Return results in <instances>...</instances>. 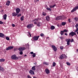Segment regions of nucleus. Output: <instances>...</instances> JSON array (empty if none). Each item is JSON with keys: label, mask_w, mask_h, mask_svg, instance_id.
Instances as JSON below:
<instances>
[{"label": "nucleus", "mask_w": 78, "mask_h": 78, "mask_svg": "<svg viewBox=\"0 0 78 78\" xmlns=\"http://www.w3.org/2000/svg\"><path fill=\"white\" fill-rule=\"evenodd\" d=\"M14 48V47L12 46H9L7 48H6V50H11Z\"/></svg>", "instance_id": "obj_7"}, {"label": "nucleus", "mask_w": 78, "mask_h": 78, "mask_svg": "<svg viewBox=\"0 0 78 78\" xmlns=\"http://www.w3.org/2000/svg\"><path fill=\"white\" fill-rule=\"evenodd\" d=\"M55 6H56V4L54 5H50V8H54Z\"/></svg>", "instance_id": "obj_22"}, {"label": "nucleus", "mask_w": 78, "mask_h": 78, "mask_svg": "<svg viewBox=\"0 0 78 78\" xmlns=\"http://www.w3.org/2000/svg\"><path fill=\"white\" fill-rule=\"evenodd\" d=\"M26 48L25 47H20L18 49V50L19 51H23L25 50Z\"/></svg>", "instance_id": "obj_9"}, {"label": "nucleus", "mask_w": 78, "mask_h": 78, "mask_svg": "<svg viewBox=\"0 0 78 78\" xmlns=\"http://www.w3.org/2000/svg\"><path fill=\"white\" fill-rule=\"evenodd\" d=\"M27 78H31V77L30 75L27 76Z\"/></svg>", "instance_id": "obj_46"}, {"label": "nucleus", "mask_w": 78, "mask_h": 78, "mask_svg": "<svg viewBox=\"0 0 78 78\" xmlns=\"http://www.w3.org/2000/svg\"><path fill=\"white\" fill-rule=\"evenodd\" d=\"M0 71H2V72L3 71V68L1 66H0Z\"/></svg>", "instance_id": "obj_29"}, {"label": "nucleus", "mask_w": 78, "mask_h": 78, "mask_svg": "<svg viewBox=\"0 0 78 78\" xmlns=\"http://www.w3.org/2000/svg\"><path fill=\"white\" fill-rule=\"evenodd\" d=\"M5 60L3 58H2L0 59V62H4L5 61Z\"/></svg>", "instance_id": "obj_28"}, {"label": "nucleus", "mask_w": 78, "mask_h": 78, "mask_svg": "<svg viewBox=\"0 0 78 78\" xmlns=\"http://www.w3.org/2000/svg\"><path fill=\"white\" fill-rule=\"evenodd\" d=\"M4 36V34L2 33H0V37H3Z\"/></svg>", "instance_id": "obj_21"}, {"label": "nucleus", "mask_w": 78, "mask_h": 78, "mask_svg": "<svg viewBox=\"0 0 78 78\" xmlns=\"http://www.w3.org/2000/svg\"><path fill=\"white\" fill-rule=\"evenodd\" d=\"M42 14L43 16H46V13H45V12H42Z\"/></svg>", "instance_id": "obj_38"}, {"label": "nucleus", "mask_w": 78, "mask_h": 78, "mask_svg": "<svg viewBox=\"0 0 78 78\" xmlns=\"http://www.w3.org/2000/svg\"><path fill=\"white\" fill-rule=\"evenodd\" d=\"M32 70H36V69L35 68V66H33L32 68Z\"/></svg>", "instance_id": "obj_33"}, {"label": "nucleus", "mask_w": 78, "mask_h": 78, "mask_svg": "<svg viewBox=\"0 0 78 78\" xmlns=\"http://www.w3.org/2000/svg\"><path fill=\"white\" fill-rule=\"evenodd\" d=\"M7 17V15H6V14H5L4 15V20H6V17Z\"/></svg>", "instance_id": "obj_24"}, {"label": "nucleus", "mask_w": 78, "mask_h": 78, "mask_svg": "<svg viewBox=\"0 0 78 78\" xmlns=\"http://www.w3.org/2000/svg\"><path fill=\"white\" fill-rule=\"evenodd\" d=\"M75 20H77V19H78L77 18H75Z\"/></svg>", "instance_id": "obj_53"}, {"label": "nucleus", "mask_w": 78, "mask_h": 78, "mask_svg": "<svg viewBox=\"0 0 78 78\" xmlns=\"http://www.w3.org/2000/svg\"><path fill=\"white\" fill-rule=\"evenodd\" d=\"M78 24H76V25L75 26V27L76 28V30H75V32H77L78 31Z\"/></svg>", "instance_id": "obj_14"}, {"label": "nucleus", "mask_w": 78, "mask_h": 78, "mask_svg": "<svg viewBox=\"0 0 78 78\" xmlns=\"http://www.w3.org/2000/svg\"><path fill=\"white\" fill-rule=\"evenodd\" d=\"M76 32H75H75H72L70 33L69 34V36H73L74 35H76Z\"/></svg>", "instance_id": "obj_3"}, {"label": "nucleus", "mask_w": 78, "mask_h": 78, "mask_svg": "<svg viewBox=\"0 0 78 78\" xmlns=\"http://www.w3.org/2000/svg\"><path fill=\"white\" fill-rule=\"evenodd\" d=\"M16 13L18 14L19 13L20 11V9L19 8H16Z\"/></svg>", "instance_id": "obj_12"}, {"label": "nucleus", "mask_w": 78, "mask_h": 78, "mask_svg": "<svg viewBox=\"0 0 78 78\" xmlns=\"http://www.w3.org/2000/svg\"><path fill=\"white\" fill-rule=\"evenodd\" d=\"M47 9L48 11H51V9H50V8H47Z\"/></svg>", "instance_id": "obj_34"}, {"label": "nucleus", "mask_w": 78, "mask_h": 78, "mask_svg": "<svg viewBox=\"0 0 78 78\" xmlns=\"http://www.w3.org/2000/svg\"><path fill=\"white\" fill-rule=\"evenodd\" d=\"M36 64H37L36 62H35L34 63V65H36Z\"/></svg>", "instance_id": "obj_54"}, {"label": "nucleus", "mask_w": 78, "mask_h": 78, "mask_svg": "<svg viewBox=\"0 0 78 78\" xmlns=\"http://www.w3.org/2000/svg\"><path fill=\"white\" fill-rule=\"evenodd\" d=\"M29 73L31 75H34V72L32 70H30L29 71Z\"/></svg>", "instance_id": "obj_16"}, {"label": "nucleus", "mask_w": 78, "mask_h": 78, "mask_svg": "<svg viewBox=\"0 0 78 78\" xmlns=\"http://www.w3.org/2000/svg\"><path fill=\"white\" fill-rule=\"evenodd\" d=\"M67 56L66 55L62 54L60 56V59H64V58H67Z\"/></svg>", "instance_id": "obj_6"}, {"label": "nucleus", "mask_w": 78, "mask_h": 78, "mask_svg": "<svg viewBox=\"0 0 78 78\" xmlns=\"http://www.w3.org/2000/svg\"><path fill=\"white\" fill-rule=\"evenodd\" d=\"M64 32L63 30L61 31L60 32V34L61 35V36H62V35H64Z\"/></svg>", "instance_id": "obj_23"}, {"label": "nucleus", "mask_w": 78, "mask_h": 78, "mask_svg": "<svg viewBox=\"0 0 78 78\" xmlns=\"http://www.w3.org/2000/svg\"><path fill=\"white\" fill-rule=\"evenodd\" d=\"M7 41H9V38L8 37H5Z\"/></svg>", "instance_id": "obj_37"}, {"label": "nucleus", "mask_w": 78, "mask_h": 78, "mask_svg": "<svg viewBox=\"0 0 78 78\" xmlns=\"http://www.w3.org/2000/svg\"><path fill=\"white\" fill-rule=\"evenodd\" d=\"M12 16H13L14 17H16V16H17V15H18V14L16 12V13L15 12H14L12 13Z\"/></svg>", "instance_id": "obj_13"}, {"label": "nucleus", "mask_w": 78, "mask_h": 78, "mask_svg": "<svg viewBox=\"0 0 78 78\" xmlns=\"http://www.w3.org/2000/svg\"><path fill=\"white\" fill-rule=\"evenodd\" d=\"M65 35L66 36H67L68 35L67 34V33H65Z\"/></svg>", "instance_id": "obj_52"}, {"label": "nucleus", "mask_w": 78, "mask_h": 78, "mask_svg": "<svg viewBox=\"0 0 78 78\" xmlns=\"http://www.w3.org/2000/svg\"><path fill=\"white\" fill-rule=\"evenodd\" d=\"M63 48H64V47H63V46H60V49H61V50H62Z\"/></svg>", "instance_id": "obj_41"}, {"label": "nucleus", "mask_w": 78, "mask_h": 78, "mask_svg": "<svg viewBox=\"0 0 78 78\" xmlns=\"http://www.w3.org/2000/svg\"><path fill=\"white\" fill-rule=\"evenodd\" d=\"M40 36H41V37H44V34L43 33H41L40 34Z\"/></svg>", "instance_id": "obj_35"}, {"label": "nucleus", "mask_w": 78, "mask_h": 78, "mask_svg": "<svg viewBox=\"0 0 78 78\" xmlns=\"http://www.w3.org/2000/svg\"><path fill=\"white\" fill-rule=\"evenodd\" d=\"M78 9V6L75 8H74L72 10H71V12H75V11H76V9Z\"/></svg>", "instance_id": "obj_10"}, {"label": "nucleus", "mask_w": 78, "mask_h": 78, "mask_svg": "<svg viewBox=\"0 0 78 78\" xmlns=\"http://www.w3.org/2000/svg\"><path fill=\"white\" fill-rule=\"evenodd\" d=\"M12 27H15V25L14 24H12Z\"/></svg>", "instance_id": "obj_45"}, {"label": "nucleus", "mask_w": 78, "mask_h": 78, "mask_svg": "<svg viewBox=\"0 0 78 78\" xmlns=\"http://www.w3.org/2000/svg\"><path fill=\"white\" fill-rule=\"evenodd\" d=\"M77 34H78V32H77Z\"/></svg>", "instance_id": "obj_59"}, {"label": "nucleus", "mask_w": 78, "mask_h": 78, "mask_svg": "<svg viewBox=\"0 0 78 78\" xmlns=\"http://www.w3.org/2000/svg\"><path fill=\"white\" fill-rule=\"evenodd\" d=\"M71 39L70 38L66 39L65 40L66 42H67V45H70V42Z\"/></svg>", "instance_id": "obj_5"}, {"label": "nucleus", "mask_w": 78, "mask_h": 78, "mask_svg": "<svg viewBox=\"0 0 78 78\" xmlns=\"http://www.w3.org/2000/svg\"><path fill=\"white\" fill-rule=\"evenodd\" d=\"M3 22L1 21H0V24H3Z\"/></svg>", "instance_id": "obj_47"}, {"label": "nucleus", "mask_w": 78, "mask_h": 78, "mask_svg": "<svg viewBox=\"0 0 78 78\" xmlns=\"http://www.w3.org/2000/svg\"><path fill=\"white\" fill-rule=\"evenodd\" d=\"M45 72L47 74L50 73V71L48 69H45Z\"/></svg>", "instance_id": "obj_15"}, {"label": "nucleus", "mask_w": 78, "mask_h": 78, "mask_svg": "<svg viewBox=\"0 0 78 78\" xmlns=\"http://www.w3.org/2000/svg\"><path fill=\"white\" fill-rule=\"evenodd\" d=\"M46 19L47 20V21H49L50 19L49 16H47L46 17Z\"/></svg>", "instance_id": "obj_18"}, {"label": "nucleus", "mask_w": 78, "mask_h": 78, "mask_svg": "<svg viewBox=\"0 0 78 78\" xmlns=\"http://www.w3.org/2000/svg\"><path fill=\"white\" fill-rule=\"evenodd\" d=\"M17 16V17H20L21 16V14H19Z\"/></svg>", "instance_id": "obj_44"}, {"label": "nucleus", "mask_w": 78, "mask_h": 78, "mask_svg": "<svg viewBox=\"0 0 78 78\" xmlns=\"http://www.w3.org/2000/svg\"><path fill=\"white\" fill-rule=\"evenodd\" d=\"M14 50L15 51H16V48L14 49Z\"/></svg>", "instance_id": "obj_55"}, {"label": "nucleus", "mask_w": 78, "mask_h": 78, "mask_svg": "<svg viewBox=\"0 0 78 78\" xmlns=\"http://www.w3.org/2000/svg\"><path fill=\"white\" fill-rule=\"evenodd\" d=\"M24 20V16H23L21 17L20 20L21 21H23Z\"/></svg>", "instance_id": "obj_25"}, {"label": "nucleus", "mask_w": 78, "mask_h": 78, "mask_svg": "<svg viewBox=\"0 0 78 78\" xmlns=\"http://www.w3.org/2000/svg\"><path fill=\"white\" fill-rule=\"evenodd\" d=\"M63 31L64 33H67V32H68V30L66 29H64L63 30Z\"/></svg>", "instance_id": "obj_30"}, {"label": "nucleus", "mask_w": 78, "mask_h": 78, "mask_svg": "<svg viewBox=\"0 0 78 78\" xmlns=\"http://www.w3.org/2000/svg\"><path fill=\"white\" fill-rule=\"evenodd\" d=\"M33 27H34V25H33V24H29L27 26V28H32Z\"/></svg>", "instance_id": "obj_11"}, {"label": "nucleus", "mask_w": 78, "mask_h": 78, "mask_svg": "<svg viewBox=\"0 0 78 78\" xmlns=\"http://www.w3.org/2000/svg\"><path fill=\"white\" fill-rule=\"evenodd\" d=\"M48 38H49V37H48L46 38V39H48Z\"/></svg>", "instance_id": "obj_57"}, {"label": "nucleus", "mask_w": 78, "mask_h": 78, "mask_svg": "<svg viewBox=\"0 0 78 78\" xmlns=\"http://www.w3.org/2000/svg\"><path fill=\"white\" fill-rule=\"evenodd\" d=\"M39 36H34L32 38L33 40V41H37V40L39 39Z\"/></svg>", "instance_id": "obj_4"}, {"label": "nucleus", "mask_w": 78, "mask_h": 78, "mask_svg": "<svg viewBox=\"0 0 78 78\" xmlns=\"http://www.w3.org/2000/svg\"><path fill=\"white\" fill-rule=\"evenodd\" d=\"M61 39L62 40V41L64 39V37H60Z\"/></svg>", "instance_id": "obj_39"}, {"label": "nucleus", "mask_w": 78, "mask_h": 78, "mask_svg": "<svg viewBox=\"0 0 78 78\" xmlns=\"http://www.w3.org/2000/svg\"><path fill=\"white\" fill-rule=\"evenodd\" d=\"M52 66L53 67H55V66H56V63H55V62H53V63Z\"/></svg>", "instance_id": "obj_31"}, {"label": "nucleus", "mask_w": 78, "mask_h": 78, "mask_svg": "<svg viewBox=\"0 0 78 78\" xmlns=\"http://www.w3.org/2000/svg\"><path fill=\"white\" fill-rule=\"evenodd\" d=\"M11 58L12 59L14 60H17L19 58V57H17V56L16 55H12Z\"/></svg>", "instance_id": "obj_2"}, {"label": "nucleus", "mask_w": 78, "mask_h": 78, "mask_svg": "<svg viewBox=\"0 0 78 78\" xmlns=\"http://www.w3.org/2000/svg\"><path fill=\"white\" fill-rule=\"evenodd\" d=\"M77 51H78V49H77Z\"/></svg>", "instance_id": "obj_61"}, {"label": "nucleus", "mask_w": 78, "mask_h": 78, "mask_svg": "<svg viewBox=\"0 0 78 78\" xmlns=\"http://www.w3.org/2000/svg\"><path fill=\"white\" fill-rule=\"evenodd\" d=\"M20 55H23V52L22 51H21L20 52Z\"/></svg>", "instance_id": "obj_43"}, {"label": "nucleus", "mask_w": 78, "mask_h": 78, "mask_svg": "<svg viewBox=\"0 0 78 78\" xmlns=\"http://www.w3.org/2000/svg\"><path fill=\"white\" fill-rule=\"evenodd\" d=\"M70 42H73V39H71Z\"/></svg>", "instance_id": "obj_48"}, {"label": "nucleus", "mask_w": 78, "mask_h": 78, "mask_svg": "<svg viewBox=\"0 0 78 78\" xmlns=\"http://www.w3.org/2000/svg\"><path fill=\"white\" fill-rule=\"evenodd\" d=\"M66 64L68 65V66H70V63L69 62H66Z\"/></svg>", "instance_id": "obj_40"}, {"label": "nucleus", "mask_w": 78, "mask_h": 78, "mask_svg": "<svg viewBox=\"0 0 78 78\" xmlns=\"http://www.w3.org/2000/svg\"><path fill=\"white\" fill-rule=\"evenodd\" d=\"M10 3H11V2L10 1H7V2H6V5H7V6H9V5Z\"/></svg>", "instance_id": "obj_17"}, {"label": "nucleus", "mask_w": 78, "mask_h": 78, "mask_svg": "<svg viewBox=\"0 0 78 78\" xmlns=\"http://www.w3.org/2000/svg\"><path fill=\"white\" fill-rule=\"evenodd\" d=\"M36 2H39V0H36Z\"/></svg>", "instance_id": "obj_56"}, {"label": "nucleus", "mask_w": 78, "mask_h": 78, "mask_svg": "<svg viewBox=\"0 0 78 78\" xmlns=\"http://www.w3.org/2000/svg\"><path fill=\"white\" fill-rule=\"evenodd\" d=\"M55 27L53 26H52L51 27V29L52 30H54L55 29Z\"/></svg>", "instance_id": "obj_26"}, {"label": "nucleus", "mask_w": 78, "mask_h": 78, "mask_svg": "<svg viewBox=\"0 0 78 78\" xmlns=\"http://www.w3.org/2000/svg\"><path fill=\"white\" fill-rule=\"evenodd\" d=\"M68 22H69V23H70V19H68Z\"/></svg>", "instance_id": "obj_51"}, {"label": "nucleus", "mask_w": 78, "mask_h": 78, "mask_svg": "<svg viewBox=\"0 0 78 78\" xmlns=\"http://www.w3.org/2000/svg\"><path fill=\"white\" fill-rule=\"evenodd\" d=\"M30 54L31 55H33V54H34V53H33V52H30Z\"/></svg>", "instance_id": "obj_49"}, {"label": "nucleus", "mask_w": 78, "mask_h": 78, "mask_svg": "<svg viewBox=\"0 0 78 78\" xmlns=\"http://www.w3.org/2000/svg\"><path fill=\"white\" fill-rule=\"evenodd\" d=\"M37 27H41V23L39 22H38L37 23Z\"/></svg>", "instance_id": "obj_19"}, {"label": "nucleus", "mask_w": 78, "mask_h": 78, "mask_svg": "<svg viewBox=\"0 0 78 78\" xmlns=\"http://www.w3.org/2000/svg\"><path fill=\"white\" fill-rule=\"evenodd\" d=\"M24 56L25 57V56H27V55H24Z\"/></svg>", "instance_id": "obj_58"}, {"label": "nucleus", "mask_w": 78, "mask_h": 78, "mask_svg": "<svg viewBox=\"0 0 78 78\" xmlns=\"http://www.w3.org/2000/svg\"><path fill=\"white\" fill-rule=\"evenodd\" d=\"M66 24V23L65 22H62V25H63V26L65 25Z\"/></svg>", "instance_id": "obj_32"}, {"label": "nucleus", "mask_w": 78, "mask_h": 78, "mask_svg": "<svg viewBox=\"0 0 78 78\" xmlns=\"http://www.w3.org/2000/svg\"><path fill=\"white\" fill-rule=\"evenodd\" d=\"M41 18H37V19H35V20H34V21H36V22H37L38 21H39V20H41Z\"/></svg>", "instance_id": "obj_20"}, {"label": "nucleus", "mask_w": 78, "mask_h": 78, "mask_svg": "<svg viewBox=\"0 0 78 78\" xmlns=\"http://www.w3.org/2000/svg\"><path fill=\"white\" fill-rule=\"evenodd\" d=\"M28 33L29 35V36H30V37H31V34H30L29 32H28Z\"/></svg>", "instance_id": "obj_42"}, {"label": "nucleus", "mask_w": 78, "mask_h": 78, "mask_svg": "<svg viewBox=\"0 0 78 78\" xmlns=\"http://www.w3.org/2000/svg\"><path fill=\"white\" fill-rule=\"evenodd\" d=\"M27 45H28V46H29V45H28V44H27Z\"/></svg>", "instance_id": "obj_60"}, {"label": "nucleus", "mask_w": 78, "mask_h": 78, "mask_svg": "<svg viewBox=\"0 0 78 78\" xmlns=\"http://www.w3.org/2000/svg\"><path fill=\"white\" fill-rule=\"evenodd\" d=\"M32 56L33 58H34V57H36V53H34L32 55Z\"/></svg>", "instance_id": "obj_36"}, {"label": "nucleus", "mask_w": 78, "mask_h": 78, "mask_svg": "<svg viewBox=\"0 0 78 78\" xmlns=\"http://www.w3.org/2000/svg\"><path fill=\"white\" fill-rule=\"evenodd\" d=\"M52 47L54 51H57V48H56V47L55 46L52 45Z\"/></svg>", "instance_id": "obj_8"}, {"label": "nucleus", "mask_w": 78, "mask_h": 78, "mask_svg": "<svg viewBox=\"0 0 78 78\" xmlns=\"http://www.w3.org/2000/svg\"><path fill=\"white\" fill-rule=\"evenodd\" d=\"M66 19V17L64 16H57L56 18V20H64Z\"/></svg>", "instance_id": "obj_1"}, {"label": "nucleus", "mask_w": 78, "mask_h": 78, "mask_svg": "<svg viewBox=\"0 0 78 78\" xmlns=\"http://www.w3.org/2000/svg\"><path fill=\"white\" fill-rule=\"evenodd\" d=\"M34 24H35L36 25V24H37V22H34Z\"/></svg>", "instance_id": "obj_50"}, {"label": "nucleus", "mask_w": 78, "mask_h": 78, "mask_svg": "<svg viewBox=\"0 0 78 78\" xmlns=\"http://www.w3.org/2000/svg\"><path fill=\"white\" fill-rule=\"evenodd\" d=\"M43 64H45V65H47V66H48V65H49V64L46 62H44Z\"/></svg>", "instance_id": "obj_27"}]
</instances>
